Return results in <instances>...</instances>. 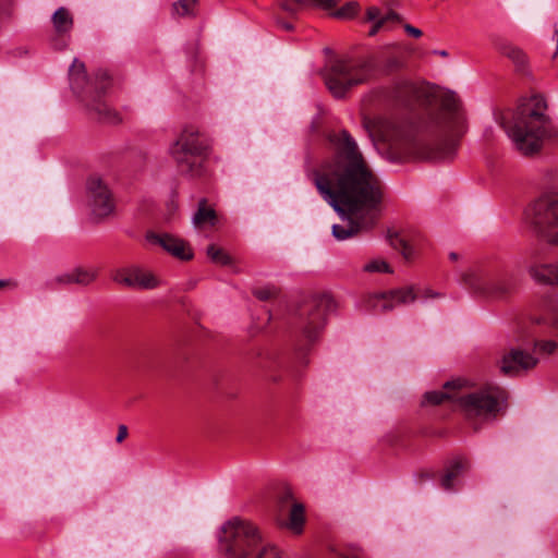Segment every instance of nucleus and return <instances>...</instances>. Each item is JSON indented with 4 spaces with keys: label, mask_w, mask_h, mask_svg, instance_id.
I'll return each mask as SVG.
<instances>
[{
    "label": "nucleus",
    "mask_w": 558,
    "mask_h": 558,
    "mask_svg": "<svg viewBox=\"0 0 558 558\" xmlns=\"http://www.w3.org/2000/svg\"><path fill=\"white\" fill-rule=\"evenodd\" d=\"M384 97L410 111L420 108L415 121L389 122L385 140L404 156L420 160L453 157L460 138L468 130L462 102L453 92L436 94L428 86L397 80L384 90Z\"/></svg>",
    "instance_id": "1"
},
{
    "label": "nucleus",
    "mask_w": 558,
    "mask_h": 558,
    "mask_svg": "<svg viewBox=\"0 0 558 558\" xmlns=\"http://www.w3.org/2000/svg\"><path fill=\"white\" fill-rule=\"evenodd\" d=\"M330 141L335 156L314 172V183L323 198L347 218L345 226H332V235L343 241L375 226L384 199V185L348 131H340Z\"/></svg>",
    "instance_id": "2"
},
{
    "label": "nucleus",
    "mask_w": 558,
    "mask_h": 558,
    "mask_svg": "<svg viewBox=\"0 0 558 558\" xmlns=\"http://www.w3.org/2000/svg\"><path fill=\"white\" fill-rule=\"evenodd\" d=\"M546 110L544 97L534 95L518 106L511 120H501V126L523 155L539 151L545 138L558 137V129L551 123Z\"/></svg>",
    "instance_id": "3"
},
{
    "label": "nucleus",
    "mask_w": 558,
    "mask_h": 558,
    "mask_svg": "<svg viewBox=\"0 0 558 558\" xmlns=\"http://www.w3.org/2000/svg\"><path fill=\"white\" fill-rule=\"evenodd\" d=\"M219 544L231 558H281L280 550L263 539L256 525L240 518H233L221 526Z\"/></svg>",
    "instance_id": "4"
},
{
    "label": "nucleus",
    "mask_w": 558,
    "mask_h": 558,
    "mask_svg": "<svg viewBox=\"0 0 558 558\" xmlns=\"http://www.w3.org/2000/svg\"><path fill=\"white\" fill-rule=\"evenodd\" d=\"M69 80L72 90L98 120L111 124L121 122L120 114L102 100V96L111 86V78L107 71L98 70L94 81H90L85 64L74 59L69 69Z\"/></svg>",
    "instance_id": "5"
},
{
    "label": "nucleus",
    "mask_w": 558,
    "mask_h": 558,
    "mask_svg": "<svg viewBox=\"0 0 558 558\" xmlns=\"http://www.w3.org/2000/svg\"><path fill=\"white\" fill-rule=\"evenodd\" d=\"M333 305L332 298L324 294L306 300L296 308L292 327L296 338L295 351L301 360L320 337L326 326L327 315ZM301 363L305 365L307 361H301Z\"/></svg>",
    "instance_id": "6"
},
{
    "label": "nucleus",
    "mask_w": 558,
    "mask_h": 558,
    "mask_svg": "<svg viewBox=\"0 0 558 558\" xmlns=\"http://www.w3.org/2000/svg\"><path fill=\"white\" fill-rule=\"evenodd\" d=\"M461 281L474 294L490 299H505L517 286L513 272L497 264L473 267L462 275Z\"/></svg>",
    "instance_id": "7"
},
{
    "label": "nucleus",
    "mask_w": 558,
    "mask_h": 558,
    "mask_svg": "<svg viewBox=\"0 0 558 558\" xmlns=\"http://www.w3.org/2000/svg\"><path fill=\"white\" fill-rule=\"evenodd\" d=\"M207 148L208 146L201 138L198 130L187 125L171 146L170 154L180 173L197 178L204 173Z\"/></svg>",
    "instance_id": "8"
},
{
    "label": "nucleus",
    "mask_w": 558,
    "mask_h": 558,
    "mask_svg": "<svg viewBox=\"0 0 558 558\" xmlns=\"http://www.w3.org/2000/svg\"><path fill=\"white\" fill-rule=\"evenodd\" d=\"M507 391L497 385H486L471 393L457 398L468 418L492 421L502 411Z\"/></svg>",
    "instance_id": "9"
},
{
    "label": "nucleus",
    "mask_w": 558,
    "mask_h": 558,
    "mask_svg": "<svg viewBox=\"0 0 558 558\" xmlns=\"http://www.w3.org/2000/svg\"><path fill=\"white\" fill-rule=\"evenodd\" d=\"M369 75L371 64L367 61L335 59L326 70L325 83L333 97L342 98L351 88L365 83Z\"/></svg>",
    "instance_id": "10"
},
{
    "label": "nucleus",
    "mask_w": 558,
    "mask_h": 558,
    "mask_svg": "<svg viewBox=\"0 0 558 558\" xmlns=\"http://www.w3.org/2000/svg\"><path fill=\"white\" fill-rule=\"evenodd\" d=\"M441 294L425 289L422 295L414 292L413 287H405L401 289L390 290L388 292L369 294L364 299V304L367 311L373 312H388L401 304L413 303L418 298H440Z\"/></svg>",
    "instance_id": "11"
},
{
    "label": "nucleus",
    "mask_w": 558,
    "mask_h": 558,
    "mask_svg": "<svg viewBox=\"0 0 558 558\" xmlns=\"http://www.w3.org/2000/svg\"><path fill=\"white\" fill-rule=\"evenodd\" d=\"M86 195L92 214L96 219H105L113 214L116 204L106 182L98 175H90L86 181Z\"/></svg>",
    "instance_id": "12"
},
{
    "label": "nucleus",
    "mask_w": 558,
    "mask_h": 558,
    "mask_svg": "<svg viewBox=\"0 0 558 558\" xmlns=\"http://www.w3.org/2000/svg\"><path fill=\"white\" fill-rule=\"evenodd\" d=\"M111 279L120 286L138 290H154L161 284V280L151 270L138 265L113 270Z\"/></svg>",
    "instance_id": "13"
},
{
    "label": "nucleus",
    "mask_w": 558,
    "mask_h": 558,
    "mask_svg": "<svg viewBox=\"0 0 558 558\" xmlns=\"http://www.w3.org/2000/svg\"><path fill=\"white\" fill-rule=\"evenodd\" d=\"M531 221L538 231L558 226V193L541 195L530 207Z\"/></svg>",
    "instance_id": "14"
},
{
    "label": "nucleus",
    "mask_w": 558,
    "mask_h": 558,
    "mask_svg": "<svg viewBox=\"0 0 558 558\" xmlns=\"http://www.w3.org/2000/svg\"><path fill=\"white\" fill-rule=\"evenodd\" d=\"M538 360L520 347L511 348L499 361L500 373L505 376H519L536 367Z\"/></svg>",
    "instance_id": "15"
},
{
    "label": "nucleus",
    "mask_w": 558,
    "mask_h": 558,
    "mask_svg": "<svg viewBox=\"0 0 558 558\" xmlns=\"http://www.w3.org/2000/svg\"><path fill=\"white\" fill-rule=\"evenodd\" d=\"M146 239L150 243L161 246L167 253L178 259L190 260L193 258V251L189 244L175 235L149 232Z\"/></svg>",
    "instance_id": "16"
},
{
    "label": "nucleus",
    "mask_w": 558,
    "mask_h": 558,
    "mask_svg": "<svg viewBox=\"0 0 558 558\" xmlns=\"http://www.w3.org/2000/svg\"><path fill=\"white\" fill-rule=\"evenodd\" d=\"M280 512L289 511V527L296 533L302 531L304 523V507L301 504L292 502V496L286 492L278 501Z\"/></svg>",
    "instance_id": "17"
},
{
    "label": "nucleus",
    "mask_w": 558,
    "mask_h": 558,
    "mask_svg": "<svg viewBox=\"0 0 558 558\" xmlns=\"http://www.w3.org/2000/svg\"><path fill=\"white\" fill-rule=\"evenodd\" d=\"M97 277L98 270L96 268L75 267L68 272L56 276L52 282L58 284L76 283L86 287L93 283Z\"/></svg>",
    "instance_id": "18"
},
{
    "label": "nucleus",
    "mask_w": 558,
    "mask_h": 558,
    "mask_svg": "<svg viewBox=\"0 0 558 558\" xmlns=\"http://www.w3.org/2000/svg\"><path fill=\"white\" fill-rule=\"evenodd\" d=\"M339 0H278L277 4L290 15L298 14L303 9L331 10Z\"/></svg>",
    "instance_id": "19"
},
{
    "label": "nucleus",
    "mask_w": 558,
    "mask_h": 558,
    "mask_svg": "<svg viewBox=\"0 0 558 558\" xmlns=\"http://www.w3.org/2000/svg\"><path fill=\"white\" fill-rule=\"evenodd\" d=\"M469 468V461L463 457H456L448 465L441 477V487L446 490L453 488V481Z\"/></svg>",
    "instance_id": "20"
},
{
    "label": "nucleus",
    "mask_w": 558,
    "mask_h": 558,
    "mask_svg": "<svg viewBox=\"0 0 558 558\" xmlns=\"http://www.w3.org/2000/svg\"><path fill=\"white\" fill-rule=\"evenodd\" d=\"M469 468V461L463 457H456L448 465L441 477V487L446 490L453 488V481Z\"/></svg>",
    "instance_id": "21"
},
{
    "label": "nucleus",
    "mask_w": 558,
    "mask_h": 558,
    "mask_svg": "<svg viewBox=\"0 0 558 558\" xmlns=\"http://www.w3.org/2000/svg\"><path fill=\"white\" fill-rule=\"evenodd\" d=\"M52 24L58 35H64L72 29L73 17L68 9L61 7L53 13Z\"/></svg>",
    "instance_id": "22"
},
{
    "label": "nucleus",
    "mask_w": 558,
    "mask_h": 558,
    "mask_svg": "<svg viewBox=\"0 0 558 558\" xmlns=\"http://www.w3.org/2000/svg\"><path fill=\"white\" fill-rule=\"evenodd\" d=\"M496 48L502 56L510 59L518 68L524 66L526 56L519 47L507 41H500L496 44Z\"/></svg>",
    "instance_id": "23"
},
{
    "label": "nucleus",
    "mask_w": 558,
    "mask_h": 558,
    "mask_svg": "<svg viewBox=\"0 0 558 558\" xmlns=\"http://www.w3.org/2000/svg\"><path fill=\"white\" fill-rule=\"evenodd\" d=\"M531 274L539 282L558 284V264L532 268Z\"/></svg>",
    "instance_id": "24"
},
{
    "label": "nucleus",
    "mask_w": 558,
    "mask_h": 558,
    "mask_svg": "<svg viewBox=\"0 0 558 558\" xmlns=\"http://www.w3.org/2000/svg\"><path fill=\"white\" fill-rule=\"evenodd\" d=\"M206 203L205 198L199 201L198 208L192 218V221L196 227H201L205 223L214 226L216 222V211L213 208L207 207Z\"/></svg>",
    "instance_id": "25"
},
{
    "label": "nucleus",
    "mask_w": 558,
    "mask_h": 558,
    "mask_svg": "<svg viewBox=\"0 0 558 558\" xmlns=\"http://www.w3.org/2000/svg\"><path fill=\"white\" fill-rule=\"evenodd\" d=\"M542 322L558 329V294H553L545 301Z\"/></svg>",
    "instance_id": "26"
},
{
    "label": "nucleus",
    "mask_w": 558,
    "mask_h": 558,
    "mask_svg": "<svg viewBox=\"0 0 558 558\" xmlns=\"http://www.w3.org/2000/svg\"><path fill=\"white\" fill-rule=\"evenodd\" d=\"M206 254L208 258L217 265L227 266L232 263L231 256L223 248L215 244L207 246Z\"/></svg>",
    "instance_id": "27"
},
{
    "label": "nucleus",
    "mask_w": 558,
    "mask_h": 558,
    "mask_svg": "<svg viewBox=\"0 0 558 558\" xmlns=\"http://www.w3.org/2000/svg\"><path fill=\"white\" fill-rule=\"evenodd\" d=\"M198 0H178L172 4V13L177 16H194Z\"/></svg>",
    "instance_id": "28"
},
{
    "label": "nucleus",
    "mask_w": 558,
    "mask_h": 558,
    "mask_svg": "<svg viewBox=\"0 0 558 558\" xmlns=\"http://www.w3.org/2000/svg\"><path fill=\"white\" fill-rule=\"evenodd\" d=\"M456 395L451 393L449 391H427L424 395L423 403L424 404H432V405H438L442 403L446 400H452L456 399Z\"/></svg>",
    "instance_id": "29"
},
{
    "label": "nucleus",
    "mask_w": 558,
    "mask_h": 558,
    "mask_svg": "<svg viewBox=\"0 0 558 558\" xmlns=\"http://www.w3.org/2000/svg\"><path fill=\"white\" fill-rule=\"evenodd\" d=\"M359 4L354 1L348 2L332 13V16L341 20H349L356 15Z\"/></svg>",
    "instance_id": "30"
},
{
    "label": "nucleus",
    "mask_w": 558,
    "mask_h": 558,
    "mask_svg": "<svg viewBox=\"0 0 558 558\" xmlns=\"http://www.w3.org/2000/svg\"><path fill=\"white\" fill-rule=\"evenodd\" d=\"M404 65V62L401 58L392 56L386 59L383 64V73L386 75H390L399 70H401Z\"/></svg>",
    "instance_id": "31"
},
{
    "label": "nucleus",
    "mask_w": 558,
    "mask_h": 558,
    "mask_svg": "<svg viewBox=\"0 0 558 558\" xmlns=\"http://www.w3.org/2000/svg\"><path fill=\"white\" fill-rule=\"evenodd\" d=\"M366 272H391L390 266L383 259H374L363 266Z\"/></svg>",
    "instance_id": "32"
},
{
    "label": "nucleus",
    "mask_w": 558,
    "mask_h": 558,
    "mask_svg": "<svg viewBox=\"0 0 558 558\" xmlns=\"http://www.w3.org/2000/svg\"><path fill=\"white\" fill-rule=\"evenodd\" d=\"M534 348L543 354H554L558 350V343L554 340L533 341Z\"/></svg>",
    "instance_id": "33"
},
{
    "label": "nucleus",
    "mask_w": 558,
    "mask_h": 558,
    "mask_svg": "<svg viewBox=\"0 0 558 558\" xmlns=\"http://www.w3.org/2000/svg\"><path fill=\"white\" fill-rule=\"evenodd\" d=\"M253 294L260 301H267L277 295V290L274 287H264L255 289Z\"/></svg>",
    "instance_id": "34"
},
{
    "label": "nucleus",
    "mask_w": 558,
    "mask_h": 558,
    "mask_svg": "<svg viewBox=\"0 0 558 558\" xmlns=\"http://www.w3.org/2000/svg\"><path fill=\"white\" fill-rule=\"evenodd\" d=\"M366 19L371 22H377L381 19L380 16V10L376 7H371L366 11Z\"/></svg>",
    "instance_id": "35"
},
{
    "label": "nucleus",
    "mask_w": 558,
    "mask_h": 558,
    "mask_svg": "<svg viewBox=\"0 0 558 558\" xmlns=\"http://www.w3.org/2000/svg\"><path fill=\"white\" fill-rule=\"evenodd\" d=\"M342 558H365L363 550L357 546H352L350 548V555L343 556Z\"/></svg>",
    "instance_id": "36"
},
{
    "label": "nucleus",
    "mask_w": 558,
    "mask_h": 558,
    "mask_svg": "<svg viewBox=\"0 0 558 558\" xmlns=\"http://www.w3.org/2000/svg\"><path fill=\"white\" fill-rule=\"evenodd\" d=\"M380 20H384V25H386V23H388V22H392V23L399 22L400 16L396 12L389 11L385 16H381Z\"/></svg>",
    "instance_id": "37"
},
{
    "label": "nucleus",
    "mask_w": 558,
    "mask_h": 558,
    "mask_svg": "<svg viewBox=\"0 0 558 558\" xmlns=\"http://www.w3.org/2000/svg\"><path fill=\"white\" fill-rule=\"evenodd\" d=\"M275 22L276 24L282 28L283 31H287V32H291L294 29V26L293 24L289 23V22H286L283 21L282 19L280 17H275Z\"/></svg>",
    "instance_id": "38"
},
{
    "label": "nucleus",
    "mask_w": 558,
    "mask_h": 558,
    "mask_svg": "<svg viewBox=\"0 0 558 558\" xmlns=\"http://www.w3.org/2000/svg\"><path fill=\"white\" fill-rule=\"evenodd\" d=\"M404 31H405L409 35H411V36H413V37H415V38H418V37H421V36H422V31H421V29H418V28H416V27H414V26H412V25H410V24H405V25H404Z\"/></svg>",
    "instance_id": "39"
},
{
    "label": "nucleus",
    "mask_w": 558,
    "mask_h": 558,
    "mask_svg": "<svg viewBox=\"0 0 558 558\" xmlns=\"http://www.w3.org/2000/svg\"><path fill=\"white\" fill-rule=\"evenodd\" d=\"M398 243L400 245V248L402 251V254L405 258H410L411 256V248L408 245V243L403 239H398Z\"/></svg>",
    "instance_id": "40"
},
{
    "label": "nucleus",
    "mask_w": 558,
    "mask_h": 558,
    "mask_svg": "<svg viewBox=\"0 0 558 558\" xmlns=\"http://www.w3.org/2000/svg\"><path fill=\"white\" fill-rule=\"evenodd\" d=\"M128 437V427L125 425H120L118 427L117 442H122Z\"/></svg>",
    "instance_id": "41"
},
{
    "label": "nucleus",
    "mask_w": 558,
    "mask_h": 558,
    "mask_svg": "<svg viewBox=\"0 0 558 558\" xmlns=\"http://www.w3.org/2000/svg\"><path fill=\"white\" fill-rule=\"evenodd\" d=\"M384 26V20H378L377 22L374 23L372 29L369 31V35L374 36Z\"/></svg>",
    "instance_id": "42"
},
{
    "label": "nucleus",
    "mask_w": 558,
    "mask_h": 558,
    "mask_svg": "<svg viewBox=\"0 0 558 558\" xmlns=\"http://www.w3.org/2000/svg\"><path fill=\"white\" fill-rule=\"evenodd\" d=\"M16 282L12 281V280H0V289L4 288V287H12V288H16Z\"/></svg>",
    "instance_id": "43"
},
{
    "label": "nucleus",
    "mask_w": 558,
    "mask_h": 558,
    "mask_svg": "<svg viewBox=\"0 0 558 558\" xmlns=\"http://www.w3.org/2000/svg\"><path fill=\"white\" fill-rule=\"evenodd\" d=\"M531 339H532V336H530V335H522V336H521V335H518V336H517V340H518V341H521V342H523V343L529 342Z\"/></svg>",
    "instance_id": "44"
},
{
    "label": "nucleus",
    "mask_w": 558,
    "mask_h": 558,
    "mask_svg": "<svg viewBox=\"0 0 558 558\" xmlns=\"http://www.w3.org/2000/svg\"><path fill=\"white\" fill-rule=\"evenodd\" d=\"M457 383L456 381H447L445 385H444V389L445 390H449L450 388L452 387H457Z\"/></svg>",
    "instance_id": "45"
},
{
    "label": "nucleus",
    "mask_w": 558,
    "mask_h": 558,
    "mask_svg": "<svg viewBox=\"0 0 558 558\" xmlns=\"http://www.w3.org/2000/svg\"><path fill=\"white\" fill-rule=\"evenodd\" d=\"M434 53H436L440 57H444V58L448 57V51H446V50H435Z\"/></svg>",
    "instance_id": "46"
},
{
    "label": "nucleus",
    "mask_w": 558,
    "mask_h": 558,
    "mask_svg": "<svg viewBox=\"0 0 558 558\" xmlns=\"http://www.w3.org/2000/svg\"><path fill=\"white\" fill-rule=\"evenodd\" d=\"M550 242H551L553 244L558 245V232H557V233H555V234L551 236Z\"/></svg>",
    "instance_id": "47"
},
{
    "label": "nucleus",
    "mask_w": 558,
    "mask_h": 558,
    "mask_svg": "<svg viewBox=\"0 0 558 558\" xmlns=\"http://www.w3.org/2000/svg\"><path fill=\"white\" fill-rule=\"evenodd\" d=\"M555 36H556V39H557V48H556V51L554 53V58H556L557 54H558V28L555 29Z\"/></svg>",
    "instance_id": "48"
},
{
    "label": "nucleus",
    "mask_w": 558,
    "mask_h": 558,
    "mask_svg": "<svg viewBox=\"0 0 558 558\" xmlns=\"http://www.w3.org/2000/svg\"><path fill=\"white\" fill-rule=\"evenodd\" d=\"M449 258H450L451 260H453V262H454V260H457V259L459 258V256H458V254H457V253L451 252V253L449 254Z\"/></svg>",
    "instance_id": "49"
}]
</instances>
